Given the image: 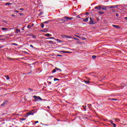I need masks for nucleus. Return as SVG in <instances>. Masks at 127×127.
<instances>
[{"label": "nucleus", "instance_id": "nucleus-18", "mask_svg": "<svg viewBox=\"0 0 127 127\" xmlns=\"http://www.w3.org/2000/svg\"><path fill=\"white\" fill-rule=\"evenodd\" d=\"M98 13L99 14H104V12L100 11L98 12Z\"/></svg>", "mask_w": 127, "mask_h": 127}, {"label": "nucleus", "instance_id": "nucleus-4", "mask_svg": "<svg viewBox=\"0 0 127 127\" xmlns=\"http://www.w3.org/2000/svg\"><path fill=\"white\" fill-rule=\"evenodd\" d=\"M8 102L7 101V100H5L4 101L2 104H1V107H4V106H5V105H7V103Z\"/></svg>", "mask_w": 127, "mask_h": 127}, {"label": "nucleus", "instance_id": "nucleus-33", "mask_svg": "<svg viewBox=\"0 0 127 127\" xmlns=\"http://www.w3.org/2000/svg\"><path fill=\"white\" fill-rule=\"evenodd\" d=\"M41 27L42 28H43V27H44V23H42Z\"/></svg>", "mask_w": 127, "mask_h": 127}, {"label": "nucleus", "instance_id": "nucleus-36", "mask_svg": "<svg viewBox=\"0 0 127 127\" xmlns=\"http://www.w3.org/2000/svg\"><path fill=\"white\" fill-rule=\"evenodd\" d=\"M76 17L77 18H81V17L80 16V15H78L76 16Z\"/></svg>", "mask_w": 127, "mask_h": 127}, {"label": "nucleus", "instance_id": "nucleus-19", "mask_svg": "<svg viewBox=\"0 0 127 127\" xmlns=\"http://www.w3.org/2000/svg\"><path fill=\"white\" fill-rule=\"evenodd\" d=\"M5 77L7 80H9V76L8 75H5Z\"/></svg>", "mask_w": 127, "mask_h": 127}, {"label": "nucleus", "instance_id": "nucleus-25", "mask_svg": "<svg viewBox=\"0 0 127 127\" xmlns=\"http://www.w3.org/2000/svg\"><path fill=\"white\" fill-rule=\"evenodd\" d=\"M111 100V101H118L117 99H115V98H112Z\"/></svg>", "mask_w": 127, "mask_h": 127}, {"label": "nucleus", "instance_id": "nucleus-34", "mask_svg": "<svg viewBox=\"0 0 127 127\" xmlns=\"http://www.w3.org/2000/svg\"><path fill=\"white\" fill-rule=\"evenodd\" d=\"M25 120H26V119H24V118L20 119V121H25Z\"/></svg>", "mask_w": 127, "mask_h": 127}, {"label": "nucleus", "instance_id": "nucleus-30", "mask_svg": "<svg viewBox=\"0 0 127 127\" xmlns=\"http://www.w3.org/2000/svg\"><path fill=\"white\" fill-rule=\"evenodd\" d=\"M115 122H120V119H115Z\"/></svg>", "mask_w": 127, "mask_h": 127}, {"label": "nucleus", "instance_id": "nucleus-9", "mask_svg": "<svg viewBox=\"0 0 127 127\" xmlns=\"http://www.w3.org/2000/svg\"><path fill=\"white\" fill-rule=\"evenodd\" d=\"M89 24H92V25L95 24V23L94 22V20H90Z\"/></svg>", "mask_w": 127, "mask_h": 127}, {"label": "nucleus", "instance_id": "nucleus-20", "mask_svg": "<svg viewBox=\"0 0 127 127\" xmlns=\"http://www.w3.org/2000/svg\"><path fill=\"white\" fill-rule=\"evenodd\" d=\"M55 72H56V68L52 70V73H55Z\"/></svg>", "mask_w": 127, "mask_h": 127}, {"label": "nucleus", "instance_id": "nucleus-52", "mask_svg": "<svg viewBox=\"0 0 127 127\" xmlns=\"http://www.w3.org/2000/svg\"><path fill=\"white\" fill-rule=\"evenodd\" d=\"M3 46H1V45H0V48H3Z\"/></svg>", "mask_w": 127, "mask_h": 127}, {"label": "nucleus", "instance_id": "nucleus-59", "mask_svg": "<svg viewBox=\"0 0 127 127\" xmlns=\"http://www.w3.org/2000/svg\"><path fill=\"white\" fill-rule=\"evenodd\" d=\"M53 77V76H49V78H50V79H51V77Z\"/></svg>", "mask_w": 127, "mask_h": 127}, {"label": "nucleus", "instance_id": "nucleus-7", "mask_svg": "<svg viewBox=\"0 0 127 127\" xmlns=\"http://www.w3.org/2000/svg\"><path fill=\"white\" fill-rule=\"evenodd\" d=\"M61 52H62V53H71V52H70L65 51H61Z\"/></svg>", "mask_w": 127, "mask_h": 127}, {"label": "nucleus", "instance_id": "nucleus-16", "mask_svg": "<svg viewBox=\"0 0 127 127\" xmlns=\"http://www.w3.org/2000/svg\"><path fill=\"white\" fill-rule=\"evenodd\" d=\"M45 36H47L48 37H49L50 36H51V35H50V34H45Z\"/></svg>", "mask_w": 127, "mask_h": 127}, {"label": "nucleus", "instance_id": "nucleus-13", "mask_svg": "<svg viewBox=\"0 0 127 127\" xmlns=\"http://www.w3.org/2000/svg\"><path fill=\"white\" fill-rule=\"evenodd\" d=\"M32 36L33 38H34V39H35L36 38V36L34 35H29V36Z\"/></svg>", "mask_w": 127, "mask_h": 127}, {"label": "nucleus", "instance_id": "nucleus-53", "mask_svg": "<svg viewBox=\"0 0 127 127\" xmlns=\"http://www.w3.org/2000/svg\"><path fill=\"white\" fill-rule=\"evenodd\" d=\"M113 12H116V10H115V9H113Z\"/></svg>", "mask_w": 127, "mask_h": 127}, {"label": "nucleus", "instance_id": "nucleus-51", "mask_svg": "<svg viewBox=\"0 0 127 127\" xmlns=\"http://www.w3.org/2000/svg\"><path fill=\"white\" fill-rule=\"evenodd\" d=\"M39 122L38 121H35V124H38Z\"/></svg>", "mask_w": 127, "mask_h": 127}, {"label": "nucleus", "instance_id": "nucleus-63", "mask_svg": "<svg viewBox=\"0 0 127 127\" xmlns=\"http://www.w3.org/2000/svg\"><path fill=\"white\" fill-rule=\"evenodd\" d=\"M125 19H126L127 20V17H125Z\"/></svg>", "mask_w": 127, "mask_h": 127}, {"label": "nucleus", "instance_id": "nucleus-57", "mask_svg": "<svg viewBox=\"0 0 127 127\" xmlns=\"http://www.w3.org/2000/svg\"><path fill=\"white\" fill-rule=\"evenodd\" d=\"M0 37H3V35H0Z\"/></svg>", "mask_w": 127, "mask_h": 127}, {"label": "nucleus", "instance_id": "nucleus-56", "mask_svg": "<svg viewBox=\"0 0 127 127\" xmlns=\"http://www.w3.org/2000/svg\"><path fill=\"white\" fill-rule=\"evenodd\" d=\"M116 16H117V17L119 16V14L117 13L116 14Z\"/></svg>", "mask_w": 127, "mask_h": 127}, {"label": "nucleus", "instance_id": "nucleus-31", "mask_svg": "<svg viewBox=\"0 0 127 127\" xmlns=\"http://www.w3.org/2000/svg\"><path fill=\"white\" fill-rule=\"evenodd\" d=\"M66 38H72V36H66Z\"/></svg>", "mask_w": 127, "mask_h": 127}, {"label": "nucleus", "instance_id": "nucleus-14", "mask_svg": "<svg viewBox=\"0 0 127 127\" xmlns=\"http://www.w3.org/2000/svg\"><path fill=\"white\" fill-rule=\"evenodd\" d=\"M51 21H52V20H50L44 22L43 23H49V22H50Z\"/></svg>", "mask_w": 127, "mask_h": 127}, {"label": "nucleus", "instance_id": "nucleus-41", "mask_svg": "<svg viewBox=\"0 0 127 127\" xmlns=\"http://www.w3.org/2000/svg\"><path fill=\"white\" fill-rule=\"evenodd\" d=\"M49 43H54L53 41H49Z\"/></svg>", "mask_w": 127, "mask_h": 127}, {"label": "nucleus", "instance_id": "nucleus-6", "mask_svg": "<svg viewBox=\"0 0 127 127\" xmlns=\"http://www.w3.org/2000/svg\"><path fill=\"white\" fill-rule=\"evenodd\" d=\"M48 31V29H45L44 30H41L42 32H47Z\"/></svg>", "mask_w": 127, "mask_h": 127}, {"label": "nucleus", "instance_id": "nucleus-5", "mask_svg": "<svg viewBox=\"0 0 127 127\" xmlns=\"http://www.w3.org/2000/svg\"><path fill=\"white\" fill-rule=\"evenodd\" d=\"M95 9H98V10H101L102 9V7L101 5H98L97 6L95 7Z\"/></svg>", "mask_w": 127, "mask_h": 127}, {"label": "nucleus", "instance_id": "nucleus-3", "mask_svg": "<svg viewBox=\"0 0 127 127\" xmlns=\"http://www.w3.org/2000/svg\"><path fill=\"white\" fill-rule=\"evenodd\" d=\"M33 98H34V99H35V100H36V99H37L38 100H40L41 101H42V100H43V101H46V100H44V99H42V98H41L40 96H35V95H34V96H33Z\"/></svg>", "mask_w": 127, "mask_h": 127}, {"label": "nucleus", "instance_id": "nucleus-40", "mask_svg": "<svg viewBox=\"0 0 127 127\" xmlns=\"http://www.w3.org/2000/svg\"><path fill=\"white\" fill-rule=\"evenodd\" d=\"M28 90H29V91H33V89H32V88H29Z\"/></svg>", "mask_w": 127, "mask_h": 127}, {"label": "nucleus", "instance_id": "nucleus-29", "mask_svg": "<svg viewBox=\"0 0 127 127\" xmlns=\"http://www.w3.org/2000/svg\"><path fill=\"white\" fill-rule=\"evenodd\" d=\"M12 45H15V46H18V45L16 43H13L12 44Z\"/></svg>", "mask_w": 127, "mask_h": 127}, {"label": "nucleus", "instance_id": "nucleus-58", "mask_svg": "<svg viewBox=\"0 0 127 127\" xmlns=\"http://www.w3.org/2000/svg\"><path fill=\"white\" fill-rule=\"evenodd\" d=\"M75 36L76 37H80V36H78V35H75Z\"/></svg>", "mask_w": 127, "mask_h": 127}, {"label": "nucleus", "instance_id": "nucleus-22", "mask_svg": "<svg viewBox=\"0 0 127 127\" xmlns=\"http://www.w3.org/2000/svg\"><path fill=\"white\" fill-rule=\"evenodd\" d=\"M92 59H96V58H97V56H92Z\"/></svg>", "mask_w": 127, "mask_h": 127}, {"label": "nucleus", "instance_id": "nucleus-27", "mask_svg": "<svg viewBox=\"0 0 127 127\" xmlns=\"http://www.w3.org/2000/svg\"><path fill=\"white\" fill-rule=\"evenodd\" d=\"M54 81H59V79L55 78L54 79Z\"/></svg>", "mask_w": 127, "mask_h": 127}, {"label": "nucleus", "instance_id": "nucleus-61", "mask_svg": "<svg viewBox=\"0 0 127 127\" xmlns=\"http://www.w3.org/2000/svg\"><path fill=\"white\" fill-rule=\"evenodd\" d=\"M90 20H93V19H92V17H90Z\"/></svg>", "mask_w": 127, "mask_h": 127}, {"label": "nucleus", "instance_id": "nucleus-12", "mask_svg": "<svg viewBox=\"0 0 127 127\" xmlns=\"http://www.w3.org/2000/svg\"><path fill=\"white\" fill-rule=\"evenodd\" d=\"M55 40L56 41H58V42H63V41H62L61 40H59V39H56Z\"/></svg>", "mask_w": 127, "mask_h": 127}, {"label": "nucleus", "instance_id": "nucleus-44", "mask_svg": "<svg viewBox=\"0 0 127 127\" xmlns=\"http://www.w3.org/2000/svg\"><path fill=\"white\" fill-rule=\"evenodd\" d=\"M113 126L114 127H117V125L115 124H114Z\"/></svg>", "mask_w": 127, "mask_h": 127}, {"label": "nucleus", "instance_id": "nucleus-21", "mask_svg": "<svg viewBox=\"0 0 127 127\" xmlns=\"http://www.w3.org/2000/svg\"><path fill=\"white\" fill-rule=\"evenodd\" d=\"M47 39H55V38L52 37H49L48 38H47Z\"/></svg>", "mask_w": 127, "mask_h": 127}, {"label": "nucleus", "instance_id": "nucleus-43", "mask_svg": "<svg viewBox=\"0 0 127 127\" xmlns=\"http://www.w3.org/2000/svg\"><path fill=\"white\" fill-rule=\"evenodd\" d=\"M57 56H58L59 57H62V55H57Z\"/></svg>", "mask_w": 127, "mask_h": 127}, {"label": "nucleus", "instance_id": "nucleus-24", "mask_svg": "<svg viewBox=\"0 0 127 127\" xmlns=\"http://www.w3.org/2000/svg\"><path fill=\"white\" fill-rule=\"evenodd\" d=\"M56 69L58 70V71H60V72H61V71H62L61 69L58 68L57 67H56Z\"/></svg>", "mask_w": 127, "mask_h": 127}, {"label": "nucleus", "instance_id": "nucleus-23", "mask_svg": "<svg viewBox=\"0 0 127 127\" xmlns=\"http://www.w3.org/2000/svg\"><path fill=\"white\" fill-rule=\"evenodd\" d=\"M108 122H110L111 125H113L114 124V122L112 120H109Z\"/></svg>", "mask_w": 127, "mask_h": 127}, {"label": "nucleus", "instance_id": "nucleus-37", "mask_svg": "<svg viewBox=\"0 0 127 127\" xmlns=\"http://www.w3.org/2000/svg\"><path fill=\"white\" fill-rule=\"evenodd\" d=\"M27 27V28H29V29L31 28V26H29V25H28Z\"/></svg>", "mask_w": 127, "mask_h": 127}, {"label": "nucleus", "instance_id": "nucleus-35", "mask_svg": "<svg viewBox=\"0 0 127 127\" xmlns=\"http://www.w3.org/2000/svg\"><path fill=\"white\" fill-rule=\"evenodd\" d=\"M73 39H75V40H77V41H79V39L77 38H74Z\"/></svg>", "mask_w": 127, "mask_h": 127}, {"label": "nucleus", "instance_id": "nucleus-8", "mask_svg": "<svg viewBox=\"0 0 127 127\" xmlns=\"http://www.w3.org/2000/svg\"><path fill=\"white\" fill-rule=\"evenodd\" d=\"M89 20V17H87L85 19H83V21L86 22V21H88Z\"/></svg>", "mask_w": 127, "mask_h": 127}, {"label": "nucleus", "instance_id": "nucleus-46", "mask_svg": "<svg viewBox=\"0 0 127 127\" xmlns=\"http://www.w3.org/2000/svg\"><path fill=\"white\" fill-rule=\"evenodd\" d=\"M117 6H119V5H114L113 7H117Z\"/></svg>", "mask_w": 127, "mask_h": 127}, {"label": "nucleus", "instance_id": "nucleus-50", "mask_svg": "<svg viewBox=\"0 0 127 127\" xmlns=\"http://www.w3.org/2000/svg\"><path fill=\"white\" fill-rule=\"evenodd\" d=\"M39 15H42V12H40V13L39 14Z\"/></svg>", "mask_w": 127, "mask_h": 127}, {"label": "nucleus", "instance_id": "nucleus-62", "mask_svg": "<svg viewBox=\"0 0 127 127\" xmlns=\"http://www.w3.org/2000/svg\"><path fill=\"white\" fill-rule=\"evenodd\" d=\"M49 84H51V81H49Z\"/></svg>", "mask_w": 127, "mask_h": 127}, {"label": "nucleus", "instance_id": "nucleus-17", "mask_svg": "<svg viewBox=\"0 0 127 127\" xmlns=\"http://www.w3.org/2000/svg\"><path fill=\"white\" fill-rule=\"evenodd\" d=\"M84 82H85L86 84H89L90 83V81H86L85 80H84Z\"/></svg>", "mask_w": 127, "mask_h": 127}, {"label": "nucleus", "instance_id": "nucleus-11", "mask_svg": "<svg viewBox=\"0 0 127 127\" xmlns=\"http://www.w3.org/2000/svg\"><path fill=\"white\" fill-rule=\"evenodd\" d=\"M62 37L63 38H67V35H62Z\"/></svg>", "mask_w": 127, "mask_h": 127}, {"label": "nucleus", "instance_id": "nucleus-32", "mask_svg": "<svg viewBox=\"0 0 127 127\" xmlns=\"http://www.w3.org/2000/svg\"><path fill=\"white\" fill-rule=\"evenodd\" d=\"M109 8H115L114 6H109Z\"/></svg>", "mask_w": 127, "mask_h": 127}, {"label": "nucleus", "instance_id": "nucleus-2", "mask_svg": "<svg viewBox=\"0 0 127 127\" xmlns=\"http://www.w3.org/2000/svg\"><path fill=\"white\" fill-rule=\"evenodd\" d=\"M69 19H73V17L64 16V17H63L62 19H61V21H62L63 22H65L67 21L66 20H68Z\"/></svg>", "mask_w": 127, "mask_h": 127}, {"label": "nucleus", "instance_id": "nucleus-10", "mask_svg": "<svg viewBox=\"0 0 127 127\" xmlns=\"http://www.w3.org/2000/svg\"><path fill=\"white\" fill-rule=\"evenodd\" d=\"M112 26H113V27H115V28H120L119 26L116 25H112Z\"/></svg>", "mask_w": 127, "mask_h": 127}, {"label": "nucleus", "instance_id": "nucleus-28", "mask_svg": "<svg viewBox=\"0 0 127 127\" xmlns=\"http://www.w3.org/2000/svg\"><path fill=\"white\" fill-rule=\"evenodd\" d=\"M102 9L106 10L107 9V8L106 7V6H104V7L101 8Z\"/></svg>", "mask_w": 127, "mask_h": 127}, {"label": "nucleus", "instance_id": "nucleus-42", "mask_svg": "<svg viewBox=\"0 0 127 127\" xmlns=\"http://www.w3.org/2000/svg\"><path fill=\"white\" fill-rule=\"evenodd\" d=\"M82 107L84 109V110L86 111V107L84 106H83Z\"/></svg>", "mask_w": 127, "mask_h": 127}, {"label": "nucleus", "instance_id": "nucleus-49", "mask_svg": "<svg viewBox=\"0 0 127 127\" xmlns=\"http://www.w3.org/2000/svg\"><path fill=\"white\" fill-rule=\"evenodd\" d=\"M103 121L109 122V121H108V119H103Z\"/></svg>", "mask_w": 127, "mask_h": 127}, {"label": "nucleus", "instance_id": "nucleus-64", "mask_svg": "<svg viewBox=\"0 0 127 127\" xmlns=\"http://www.w3.org/2000/svg\"><path fill=\"white\" fill-rule=\"evenodd\" d=\"M12 16H14V14H12Z\"/></svg>", "mask_w": 127, "mask_h": 127}, {"label": "nucleus", "instance_id": "nucleus-26", "mask_svg": "<svg viewBox=\"0 0 127 127\" xmlns=\"http://www.w3.org/2000/svg\"><path fill=\"white\" fill-rule=\"evenodd\" d=\"M1 29H2V30H7V28H1Z\"/></svg>", "mask_w": 127, "mask_h": 127}, {"label": "nucleus", "instance_id": "nucleus-38", "mask_svg": "<svg viewBox=\"0 0 127 127\" xmlns=\"http://www.w3.org/2000/svg\"><path fill=\"white\" fill-rule=\"evenodd\" d=\"M87 80H88V81H90V80L91 79V78H89V77H86Z\"/></svg>", "mask_w": 127, "mask_h": 127}, {"label": "nucleus", "instance_id": "nucleus-45", "mask_svg": "<svg viewBox=\"0 0 127 127\" xmlns=\"http://www.w3.org/2000/svg\"><path fill=\"white\" fill-rule=\"evenodd\" d=\"M30 47H32V48H34V47L32 45H30Z\"/></svg>", "mask_w": 127, "mask_h": 127}, {"label": "nucleus", "instance_id": "nucleus-39", "mask_svg": "<svg viewBox=\"0 0 127 127\" xmlns=\"http://www.w3.org/2000/svg\"><path fill=\"white\" fill-rule=\"evenodd\" d=\"M10 4V3H6L5 5H9Z\"/></svg>", "mask_w": 127, "mask_h": 127}, {"label": "nucleus", "instance_id": "nucleus-54", "mask_svg": "<svg viewBox=\"0 0 127 127\" xmlns=\"http://www.w3.org/2000/svg\"><path fill=\"white\" fill-rule=\"evenodd\" d=\"M14 11L15 12H19V11H17V10H15Z\"/></svg>", "mask_w": 127, "mask_h": 127}, {"label": "nucleus", "instance_id": "nucleus-48", "mask_svg": "<svg viewBox=\"0 0 127 127\" xmlns=\"http://www.w3.org/2000/svg\"><path fill=\"white\" fill-rule=\"evenodd\" d=\"M85 14L86 15H89V12H86Z\"/></svg>", "mask_w": 127, "mask_h": 127}, {"label": "nucleus", "instance_id": "nucleus-1", "mask_svg": "<svg viewBox=\"0 0 127 127\" xmlns=\"http://www.w3.org/2000/svg\"><path fill=\"white\" fill-rule=\"evenodd\" d=\"M35 109H33L31 110L29 112L27 113L26 115H25L26 118H28V116H33L37 112V111H35Z\"/></svg>", "mask_w": 127, "mask_h": 127}, {"label": "nucleus", "instance_id": "nucleus-15", "mask_svg": "<svg viewBox=\"0 0 127 127\" xmlns=\"http://www.w3.org/2000/svg\"><path fill=\"white\" fill-rule=\"evenodd\" d=\"M18 32H20V30H18V29H16V33H18Z\"/></svg>", "mask_w": 127, "mask_h": 127}, {"label": "nucleus", "instance_id": "nucleus-60", "mask_svg": "<svg viewBox=\"0 0 127 127\" xmlns=\"http://www.w3.org/2000/svg\"><path fill=\"white\" fill-rule=\"evenodd\" d=\"M47 108H48V109H50V107H49V106H48Z\"/></svg>", "mask_w": 127, "mask_h": 127}, {"label": "nucleus", "instance_id": "nucleus-47", "mask_svg": "<svg viewBox=\"0 0 127 127\" xmlns=\"http://www.w3.org/2000/svg\"><path fill=\"white\" fill-rule=\"evenodd\" d=\"M20 10H24V9L23 8H20Z\"/></svg>", "mask_w": 127, "mask_h": 127}, {"label": "nucleus", "instance_id": "nucleus-55", "mask_svg": "<svg viewBox=\"0 0 127 127\" xmlns=\"http://www.w3.org/2000/svg\"><path fill=\"white\" fill-rule=\"evenodd\" d=\"M82 39H83V40H86V38H83Z\"/></svg>", "mask_w": 127, "mask_h": 127}]
</instances>
